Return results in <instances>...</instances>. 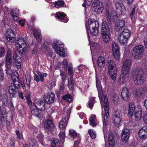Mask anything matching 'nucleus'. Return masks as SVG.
<instances>
[{
    "label": "nucleus",
    "instance_id": "1",
    "mask_svg": "<svg viewBox=\"0 0 147 147\" xmlns=\"http://www.w3.org/2000/svg\"><path fill=\"white\" fill-rule=\"evenodd\" d=\"M96 86L98 92V96L100 98L102 109L104 108V113H102L103 117V124L104 128H106L107 125V119L109 116V105L107 96L106 95H103L102 91V87L99 81L96 80Z\"/></svg>",
    "mask_w": 147,
    "mask_h": 147
},
{
    "label": "nucleus",
    "instance_id": "2",
    "mask_svg": "<svg viewBox=\"0 0 147 147\" xmlns=\"http://www.w3.org/2000/svg\"><path fill=\"white\" fill-rule=\"evenodd\" d=\"M11 78L13 83H11L8 88L9 97L12 98L16 97V94L17 93L16 89H19L20 87V82L18 77L16 76L15 73H12Z\"/></svg>",
    "mask_w": 147,
    "mask_h": 147
},
{
    "label": "nucleus",
    "instance_id": "3",
    "mask_svg": "<svg viewBox=\"0 0 147 147\" xmlns=\"http://www.w3.org/2000/svg\"><path fill=\"white\" fill-rule=\"evenodd\" d=\"M99 26V23L98 21L94 19H88V24L86 23L85 25L88 34L90 32L93 35H97L98 33Z\"/></svg>",
    "mask_w": 147,
    "mask_h": 147
},
{
    "label": "nucleus",
    "instance_id": "4",
    "mask_svg": "<svg viewBox=\"0 0 147 147\" xmlns=\"http://www.w3.org/2000/svg\"><path fill=\"white\" fill-rule=\"evenodd\" d=\"M132 74L135 84L140 85L143 83L145 77L144 72L141 69L139 68L134 69L132 72Z\"/></svg>",
    "mask_w": 147,
    "mask_h": 147
},
{
    "label": "nucleus",
    "instance_id": "5",
    "mask_svg": "<svg viewBox=\"0 0 147 147\" xmlns=\"http://www.w3.org/2000/svg\"><path fill=\"white\" fill-rule=\"evenodd\" d=\"M101 33L103 41L105 43L108 42L110 40V30L108 24L105 21L102 22Z\"/></svg>",
    "mask_w": 147,
    "mask_h": 147
},
{
    "label": "nucleus",
    "instance_id": "6",
    "mask_svg": "<svg viewBox=\"0 0 147 147\" xmlns=\"http://www.w3.org/2000/svg\"><path fill=\"white\" fill-rule=\"evenodd\" d=\"M107 66L109 73L114 82L116 80L117 71L115 62L112 60L108 61Z\"/></svg>",
    "mask_w": 147,
    "mask_h": 147
},
{
    "label": "nucleus",
    "instance_id": "7",
    "mask_svg": "<svg viewBox=\"0 0 147 147\" xmlns=\"http://www.w3.org/2000/svg\"><path fill=\"white\" fill-rule=\"evenodd\" d=\"M53 47L54 49L57 54L60 56L65 57L66 55V52L64 48V44L62 43H60L58 41L56 43L53 45Z\"/></svg>",
    "mask_w": 147,
    "mask_h": 147
},
{
    "label": "nucleus",
    "instance_id": "8",
    "mask_svg": "<svg viewBox=\"0 0 147 147\" xmlns=\"http://www.w3.org/2000/svg\"><path fill=\"white\" fill-rule=\"evenodd\" d=\"M122 116L119 111H117L115 113L113 116V122L116 127L119 126L122 121Z\"/></svg>",
    "mask_w": 147,
    "mask_h": 147
},
{
    "label": "nucleus",
    "instance_id": "9",
    "mask_svg": "<svg viewBox=\"0 0 147 147\" xmlns=\"http://www.w3.org/2000/svg\"><path fill=\"white\" fill-rule=\"evenodd\" d=\"M112 53L114 58L117 60H119L120 57L119 49L118 45L115 42L112 44Z\"/></svg>",
    "mask_w": 147,
    "mask_h": 147
},
{
    "label": "nucleus",
    "instance_id": "10",
    "mask_svg": "<svg viewBox=\"0 0 147 147\" xmlns=\"http://www.w3.org/2000/svg\"><path fill=\"white\" fill-rule=\"evenodd\" d=\"M147 93V87L144 86L137 88L135 91V95L138 97L143 96Z\"/></svg>",
    "mask_w": 147,
    "mask_h": 147
},
{
    "label": "nucleus",
    "instance_id": "11",
    "mask_svg": "<svg viewBox=\"0 0 147 147\" xmlns=\"http://www.w3.org/2000/svg\"><path fill=\"white\" fill-rule=\"evenodd\" d=\"M130 130L126 128H124L122 130L121 133V139L122 142H126L128 140L130 135Z\"/></svg>",
    "mask_w": 147,
    "mask_h": 147
},
{
    "label": "nucleus",
    "instance_id": "12",
    "mask_svg": "<svg viewBox=\"0 0 147 147\" xmlns=\"http://www.w3.org/2000/svg\"><path fill=\"white\" fill-rule=\"evenodd\" d=\"M44 126L45 130L47 132H48L53 129L55 126L53 121L49 119L45 121Z\"/></svg>",
    "mask_w": 147,
    "mask_h": 147
},
{
    "label": "nucleus",
    "instance_id": "13",
    "mask_svg": "<svg viewBox=\"0 0 147 147\" xmlns=\"http://www.w3.org/2000/svg\"><path fill=\"white\" fill-rule=\"evenodd\" d=\"M128 115L129 117H132L133 116V113L138 110L139 109L140 107H136L134 105L132 102L129 103L128 105Z\"/></svg>",
    "mask_w": 147,
    "mask_h": 147
},
{
    "label": "nucleus",
    "instance_id": "14",
    "mask_svg": "<svg viewBox=\"0 0 147 147\" xmlns=\"http://www.w3.org/2000/svg\"><path fill=\"white\" fill-rule=\"evenodd\" d=\"M131 94L129 92L128 88L124 87L122 90L121 92V96L122 99L125 101H128L131 96Z\"/></svg>",
    "mask_w": 147,
    "mask_h": 147
},
{
    "label": "nucleus",
    "instance_id": "15",
    "mask_svg": "<svg viewBox=\"0 0 147 147\" xmlns=\"http://www.w3.org/2000/svg\"><path fill=\"white\" fill-rule=\"evenodd\" d=\"M94 7V11L97 13H100L103 11V6L101 2L97 1L93 4Z\"/></svg>",
    "mask_w": 147,
    "mask_h": 147
},
{
    "label": "nucleus",
    "instance_id": "16",
    "mask_svg": "<svg viewBox=\"0 0 147 147\" xmlns=\"http://www.w3.org/2000/svg\"><path fill=\"white\" fill-rule=\"evenodd\" d=\"M132 62L130 60L127 59L123 62L122 67V71L129 73Z\"/></svg>",
    "mask_w": 147,
    "mask_h": 147
},
{
    "label": "nucleus",
    "instance_id": "17",
    "mask_svg": "<svg viewBox=\"0 0 147 147\" xmlns=\"http://www.w3.org/2000/svg\"><path fill=\"white\" fill-rule=\"evenodd\" d=\"M138 136L142 140H144L147 138V127L144 126L139 131Z\"/></svg>",
    "mask_w": 147,
    "mask_h": 147
},
{
    "label": "nucleus",
    "instance_id": "18",
    "mask_svg": "<svg viewBox=\"0 0 147 147\" xmlns=\"http://www.w3.org/2000/svg\"><path fill=\"white\" fill-rule=\"evenodd\" d=\"M6 37L8 40L13 42L15 40V35L12 30L9 29L6 33Z\"/></svg>",
    "mask_w": 147,
    "mask_h": 147
},
{
    "label": "nucleus",
    "instance_id": "19",
    "mask_svg": "<svg viewBox=\"0 0 147 147\" xmlns=\"http://www.w3.org/2000/svg\"><path fill=\"white\" fill-rule=\"evenodd\" d=\"M116 12L114 11H112L110 13L108 9L106 10L105 16L107 20L109 23L111 22V17H116Z\"/></svg>",
    "mask_w": 147,
    "mask_h": 147
},
{
    "label": "nucleus",
    "instance_id": "20",
    "mask_svg": "<svg viewBox=\"0 0 147 147\" xmlns=\"http://www.w3.org/2000/svg\"><path fill=\"white\" fill-rule=\"evenodd\" d=\"M55 17L58 18L61 22L66 23L68 21V19L66 18L65 14L63 12H57L55 15Z\"/></svg>",
    "mask_w": 147,
    "mask_h": 147
},
{
    "label": "nucleus",
    "instance_id": "21",
    "mask_svg": "<svg viewBox=\"0 0 147 147\" xmlns=\"http://www.w3.org/2000/svg\"><path fill=\"white\" fill-rule=\"evenodd\" d=\"M55 97L54 94L53 93H51L50 94H48L45 96V101L47 104L52 103L54 102Z\"/></svg>",
    "mask_w": 147,
    "mask_h": 147
},
{
    "label": "nucleus",
    "instance_id": "22",
    "mask_svg": "<svg viewBox=\"0 0 147 147\" xmlns=\"http://www.w3.org/2000/svg\"><path fill=\"white\" fill-rule=\"evenodd\" d=\"M125 25V22L123 20H120L115 24V30L117 32L121 30Z\"/></svg>",
    "mask_w": 147,
    "mask_h": 147
},
{
    "label": "nucleus",
    "instance_id": "23",
    "mask_svg": "<svg viewBox=\"0 0 147 147\" xmlns=\"http://www.w3.org/2000/svg\"><path fill=\"white\" fill-rule=\"evenodd\" d=\"M142 111L140 107L138 110V111H136L134 113V116L135 121H138L140 120L142 118ZM134 116V115H133Z\"/></svg>",
    "mask_w": 147,
    "mask_h": 147
},
{
    "label": "nucleus",
    "instance_id": "24",
    "mask_svg": "<svg viewBox=\"0 0 147 147\" xmlns=\"http://www.w3.org/2000/svg\"><path fill=\"white\" fill-rule=\"evenodd\" d=\"M5 63H12L13 61L12 59V53L11 50H8L5 56Z\"/></svg>",
    "mask_w": 147,
    "mask_h": 147
},
{
    "label": "nucleus",
    "instance_id": "25",
    "mask_svg": "<svg viewBox=\"0 0 147 147\" xmlns=\"http://www.w3.org/2000/svg\"><path fill=\"white\" fill-rule=\"evenodd\" d=\"M62 117V120L60 121L59 124V127L61 129H65L68 123L67 118L66 119L65 117H63V116Z\"/></svg>",
    "mask_w": 147,
    "mask_h": 147
},
{
    "label": "nucleus",
    "instance_id": "26",
    "mask_svg": "<svg viewBox=\"0 0 147 147\" xmlns=\"http://www.w3.org/2000/svg\"><path fill=\"white\" fill-rule=\"evenodd\" d=\"M128 73L122 71L119 80V82L120 83H123L126 81L128 78L127 76H126Z\"/></svg>",
    "mask_w": 147,
    "mask_h": 147
},
{
    "label": "nucleus",
    "instance_id": "27",
    "mask_svg": "<svg viewBox=\"0 0 147 147\" xmlns=\"http://www.w3.org/2000/svg\"><path fill=\"white\" fill-rule=\"evenodd\" d=\"M17 45H19V47H22L24 48L27 47L25 40L23 38H18L17 40Z\"/></svg>",
    "mask_w": 147,
    "mask_h": 147
},
{
    "label": "nucleus",
    "instance_id": "28",
    "mask_svg": "<svg viewBox=\"0 0 147 147\" xmlns=\"http://www.w3.org/2000/svg\"><path fill=\"white\" fill-rule=\"evenodd\" d=\"M131 34V32L128 29H125L120 34L122 35L123 36L126 37L128 38H129Z\"/></svg>",
    "mask_w": 147,
    "mask_h": 147
},
{
    "label": "nucleus",
    "instance_id": "29",
    "mask_svg": "<svg viewBox=\"0 0 147 147\" xmlns=\"http://www.w3.org/2000/svg\"><path fill=\"white\" fill-rule=\"evenodd\" d=\"M144 51V47L142 45H139L136 46L134 47L133 51L140 52L143 53Z\"/></svg>",
    "mask_w": 147,
    "mask_h": 147
},
{
    "label": "nucleus",
    "instance_id": "30",
    "mask_svg": "<svg viewBox=\"0 0 147 147\" xmlns=\"http://www.w3.org/2000/svg\"><path fill=\"white\" fill-rule=\"evenodd\" d=\"M5 66H6V72L7 74V75L8 76H9L10 74H11V75H12V73H14L12 71L11 69V65L12 63H5Z\"/></svg>",
    "mask_w": 147,
    "mask_h": 147
},
{
    "label": "nucleus",
    "instance_id": "31",
    "mask_svg": "<svg viewBox=\"0 0 147 147\" xmlns=\"http://www.w3.org/2000/svg\"><path fill=\"white\" fill-rule=\"evenodd\" d=\"M90 124L92 127H95L96 124V118L95 115H93L90 117Z\"/></svg>",
    "mask_w": 147,
    "mask_h": 147
},
{
    "label": "nucleus",
    "instance_id": "32",
    "mask_svg": "<svg viewBox=\"0 0 147 147\" xmlns=\"http://www.w3.org/2000/svg\"><path fill=\"white\" fill-rule=\"evenodd\" d=\"M4 97H5L2 100L3 105L8 106V107H10L12 105V104L8 100L7 97L6 95H5V96H4Z\"/></svg>",
    "mask_w": 147,
    "mask_h": 147
},
{
    "label": "nucleus",
    "instance_id": "33",
    "mask_svg": "<svg viewBox=\"0 0 147 147\" xmlns=\"http://www.w3.org/2000/svg\"><path fill=\"white\" fill-rule=\"evenodd\" d=\"M105 58L102 57H99L98 59L97 63L100 67H103L105 65Z\"/></svg>",
    "mask_w": 147,
    "mask_h": 147
},
{
    "label": "nucleus",
    "instance_id": "34",
    "mask_svg": "<svg viewBox=\"0 0 147 147\" xmlns=\"http://www.w3.org/2000/svg\"><path fill=\"white\" fill-rule=\"evenodd\" d=\"M120 34L119 39L121 44L125 45L127 43L128 38Z\"/></svg>",
    "mask_w": 147,
    "mask_h": 147
},
{
    "label": "nucleus",
    "instance_id": "35",
    "mask_svg": "<svg viewBox=\"0 0 147 147\" xmlns=\"http://www.w3.org/2000/svg\"><path fill=\"white\" fill-rule=\"evenodd\" d=\"M143 54L142 52L133 51L132 56L135 59H141Z\"/></svg>",
    "mask_w": 147,
    "mask_h": 147
},
{
    "label": "nucleus",
    "instance_id": "36",
    "mask_svg": "<svg viewBox=\"0 0 147 147\" xmlns=\"http://www.w3.org/2000/svg\"><path fill=\"white\" fill-rule=\"evenodd\" d=\"M109 146L110 147H114L115 140L112 134L110 135L109 137Z\"/></svg>",
    "mask_w": 147,
    "mask_h": 147
},
{
    "label": "nucleus",
    "instance_id": "37",
    "mask_svg": "<svg viewBox=\"0 0 147 147\" xmlns=\"http://www.w3.org/2000/svg\"><path fill=\"white\" fill-rule=\"evenodd\" d=\"M67 86L70 90L73 89L74 86V82L73 81V78H72L71 77L68 80Z\"/></svg>",
    "mask_w": 147,
    "mask_h": 147
},
{
    "label": "nucleus",
    "instance_id": "38",
    "mask_svg": "<svg viewBox=\"0 0 147 147\" xmlns=\"http://www.w3.org/2000/svg\"><path fill=\"white\" fill-rule=\"evenodd\" d=\"M45 105L44 102L40 100L37 102V109L40 111L44 110L45 108Z\"/></svg>",
    "mask_w": 147,
    "mask_h": 147
},
{
    "label": "nucleus",
    "instance_id": "39",
    "mask_svg": "<svg viewBox=\"0 0 147 147\" xmlns=\"http://www.w3.org/2000/svg\"><path fill=\"white\" fill-rule=\"evenodd\" d=\"M30 108L32 114L34 116L36 117L37 116V107L36 104L34 103Z\"/></svg>",
    "mask_w": 147,
    "mask_h": 147
},
{
    "label": "nucleus",
    "instance_id": "40",
    "mask_svg": "<svg viewBox=\"0 0 147 147\" xmlns=\"http://www.w3.org/2000/svg\"><path fill=\"white\" fill-rule=\"evenodd\" d=\"M13 59L15 60V63H16L21 64V59L20 57H17V54H16V53H14L13 54Z\"/></svg>",
    "mask_w": 147,
    "mask_h": 147
},
{
    "label": "nucleus",
    "instance_id": "41",
    "mask_svg": "<svg viewBox=\"0 0 147 147\" xmlns=\"http://www.w3.org/2000/svg\"><path fill=\"white\" fill-rule=\"evenodd\" d=\"M26 47H24V48L22 47H19V49L16 51L15 53H16V54L17 52H18L20 54L23 55L26 52Z\"/></svg>",
    "mask_w": 147,
    "mask_h": 147
},
{
    "label": "nucleus",
    "instance_id": "42",
    "mask_svg": "<svg viewBox=\"0 0 147 147\" xmlns=\"http://www.w3.org/2000/svg\"><path fill=\"white\" fill-rule=\"evenodd\" d=\"M113 102L114 104L116 105H118L119 103V98L118 95L115 94L113 97Z\"/></svg>",
    "mask_w": 147,
    "mask_h": 147
},
{
    "label": "nucleus",
    "instance_id": "43",
    "mask_svg": "<svg viewBox=\"0 0 147 147\" xmlns=\"http://www.w3.org/2000/svg\"><path fill=\"white\" fill-rule=\"evenodd\" d=\"M91 138L92 139H95L96 137V132L92 129H90L88 131Z\"/></svg>",
    "mask_w": 147,
    "mask_h": 147
},
{
    "label": "nucleus",
    "instance_id": "44",
    "mask_svg": "<svg viewBox=\"0 0 147 147\" xmlns=\"http://www.w3.org/2000/svg\"><path fill=\"white\" fill-rule=\"evenodd\" d=\"M115 8L117 9H124L125 7L122 3H117L115 5Z\"/></svg>",
    "mask_w": 147,
    "mask_h": 147
},
{
    "label": "nucleus",
    "instance_id": "45",
    "mask_svg": "<svg viewBox=\"0 0 147 147\" xmlns=\"http://www.w3.org/2000/svg\"><path fill=\"white\" fill-rule=\"evenodd\" d=\"M65 136V131H60L59 134V137L60 142L63 144L64 142V138Z\"/></svg>",
    "mask_w": 147,
    "mask_h": 147
},
{
    "label": "nucleus",
    "instance_id": "46",
    "mask_svg": "<svg viewBox=\"0 0 147 147\" xmlns=\"http://www.w3.org/2000/svg\"><path fill=\"white\" fill-rule=\"evenodd\" d=\"M63 99L66 101L70 102L72 100L73 98L72 96L69 94H67L63 96Z\"/></svg>",
    "mask_w": 147,
    "mask_h": 147
},
{
    "label": "nucleus",
    "instance_id": "47",
    "mask_svg": "<svg viewBox=\"0 0 147 147\" xmlns=\"http://www.w3.org/2000/svg\"><path fill=\"white\" fill-rule=\"evenodd\" d=\"M41 33V31L40 30H37V45H38V43L40 44L42 42Z\"/></svg>",
    "mask_w": 147,
    "mask_h": 147
},
{
    "label": "nucleus",
    "instance_id": "48",
    "mask_svg": "<svg viewBox=\"0 0 147 147\" xmlns=\"http://www.w3.org/2000/svg\"><path fill=\"white\" fill-rule=\"evenodd\" d=\"M0 117V126L3 125L7 120V117L5 116H2Z\"/></svg>",
    "mask_w": 147,
    "mask_h": 147
},
{
    "label": "nucleus",
    "instance_id": "49",
    "mask_svg": "<svg viewBox=\"0 0 147 147\" xmlns=\"http://www.w3.org/2000/svg\"><path fill=\"white\" fill-rule=\"evenodd\" d=\"M95 99V97H90L89 98L88 105L90 108H92L93 106Z\"/></svg>",
    "mask_w": 147,
    "mask_h": 147
},
{
    "label": "nucleus",
    "instance_id": "50",
    "mask_svg": "<svg viewBox=\"0 0 147 147\" xmlns=\"http://www.w3.org/2000/svg\"><path fill=\"white\" fill-rule=\"evenodd\" d=\"M60 75L61 78L62 82H65L66 80V74L65 72L62 71H60Z\"/></svg>",
    "mask_w": 147,
    "mask_h": 147
},
{
    "label": "nucleus",
    "instance_id": "51",
    "mask_svg": "<svg viewBox=\"0 0 147 147\" xmlns=\"http://www.w3.org/2000/svg\"><path fill=\"white\" fill-rule=\"evenodd\" d=\"M64 2L63 1H59L54 3L55 7L57 8L60 7L64 5Z\"/></svg>",
    "mask_w": 147,
    "mask_h": 147
},
{
    "label": "nucleus",
    "instance_id": "52",
    "mask_svg": "<svg viewBox=\"0 0 147 147\" xmlns=\"http://www.w3.org/2000/svg\"><path fill=\"white\" fill-rule=\"evenodd\" d=\"M37 74L40 77V81L41 82H43L44 81V78L45 77H46L47 74L46 73H42L40 72L37 71Z\"/></svg>",
    "mask_w": 147,
    "mask_h": 147
},
{
    "label": "nucleus",
    "instance_id": "53",
    "mask_svg": "<svg viewBox=\"0 0 147 147\" xmlns=\"http://www.w3.org/2000/svg\"><path fill=\"white\" fill-rule=\"evenodd\" d=\"M11 14L12 16V17L14 20L17 21L18 19V17L19 16L18 14L16 13L13 10H11Z\"/></svg>",
    "mask_w": 147,
    "mask_h": 147
},
{
    "label": "nucleus",
    "instance_id": "54",
    "mask_svg": "<svg viewBox=\"0 0 147 147\" xmlns=\"http://www.w3.org/2000/svg\"><path fill=\"white\" fill-rule=\"evenodd\" d=\"M69 135L72 138H74V137L76 136L77 134L75 131L73 129H70L69 130Z\"/></svg>",
    "mask_w": 147,
    "mask_h": 147
},
{
    "label": "nucleus",
    "instance_id": "55",
    "mask_svg": "<svg viewBox=\"0 0 147 147\" xmlns=\"http://www.w3.org/2000/svg\"><path fill=\"white\" fill-rule=\"evenodd\" d=\"M64 83L62 82L59 85V92L61 93H63L64 92L65 89Z\"/></svg>",
    "mask_w": 147,
    "mask_h": 147
},
{
    "label": "nucleus",
    "instance_id": "56",
    "mask_svg": "<svg viewBox=\"0 0 147 147\" xmlns=\"http://www.w3.org/2000/svg\"><path fill=\"white\" fill-rule=\"evenodd\" d=\"M71 108L69 107V108L65 107L64 109V111L67 114V118L68 119V118L71 112Z\"/></svg>",
    "mask_w": 147,
    "mask_h": 147
},
{
    "label": "nucleus",
    "instance_id": "57",
    "mask_svg": "<svg viewBox=\"0 0 147 147\" xmlns=\"http://www.w3.org/2000/svg\"><path fill=\"white\" fill-rule=\"evenodd\" d=\"M68 73L69 76L70 78L71 77L72 78H73L74 74L73 73V69L72 67L71 66L68 67Z\"/></svg>",
    "mask_w": 147,
    "mask_h": 147
},
{
    "label": "nucleus",
    "instance_id": "58",
    "mask_svg": "<svg viewBox=\"0 0 147 147\" xmlns=\"http://www.w3.org/2000/svg\"><path fill=\"white\" fill-rule=\"evenodd\" d=\"M36 141L35 139H33L30 141L29 144L32 147H35L36 146Z\"/></svg>",
    "mask_w": 147,
    "mask_h": 147
},
{
    "label": "nucleus",
    "instance_id": "59",
    "mask_svg": "<svg viewBox=\"0 0 147 147\" xmlns=\"http://www.w3.org/2000/svg\"><path fill=\"white\" fill-rule=\"evenodd\" d=\"M26 83L28 86H29L30 82V76L28 75H26Z\"/></svg>",
    "mask_w": 147,
    "mask_h": 147
},
{
    "label": "nucleus",
    "instance_id": "60",
    "mask_svg": "<svg viewBox=\"0 0 147 147\" xmlns=\"http://www.w3.org/2000/svg\"><path fill=\"white\" fill-rule=\"evenodd\" d=\"M67 62L65 60L63 61L61 63V65H62L63 67L66 68L67 67Z\"/></svg>",
    "mask_w": 147,
    "mask_h": 147
},
{
    "label": "nucleus",
    "instance_id": "61",
    "mask_svg": "<svg viewBox=\"0 0 147 147\" xmlns=\"http://www.w3.org/2000/svg\"><path fill=\"white\" fill-rule=\"evenodd\" d=\"M16 133L18 138L20 140L22 137V135H21V133L19 132L18 130L16 131Z\"/></svg>",
    "mask_w": 147,
    "mask_h": 147
},
{
    "label": "nucleus",
    "instance_id": "62",
    "mask_svg": "<svg viewBox=\"0 0 147 147\" xmlns=\"http://www.w3.org/2000/svg\"><path fill=\"white\" fill-rule=\"evenodd\" d=\"M18 22L22 26H23L25 24V20L24 19L20 20Z\"/></svg>",
    "mask_w": 147,
    "mask_h": 147
},
{
    "label": "nucleus",
    "instance_id": "63",
    "mask_svg": "<svg viewBox=\"0 0 147 147\" xmlns=\"http://www.w3.org/2000/svg\"><path fill=\"white\" fill-rule=\"evenodd\" d=\"M84 1L86 5L89 6L91 4L92 0H84Z\"/></svg>",
    "mask_w": 147,
    "mask_h": 147
},
{
    "label": "nucleus",
    "instance_id": "64",
    "mask_svg": "<svg viewBox=\"0 0 147 147\" xmlns=\"http://www.w3.org/2000/svg\"><path fill=\"white\" fill-rule=\"evenodd\" d=\"M143 119L144 122L147 123V113L144 114Z\"/></svg>",
    "mask_w": 147,
    "mask_h": 147
}]
</instances>
